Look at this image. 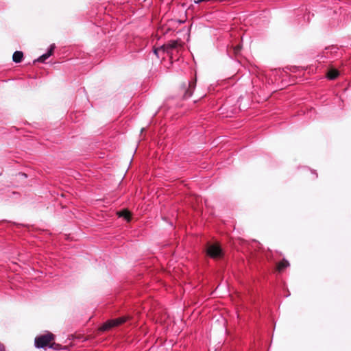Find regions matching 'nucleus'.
<instances>
[{"instance_id":"obj_7","label":"nucleus","mask_w":351,"mask_h":351,"mask_svg":"<svg viewBox=\"0 0 351 351\" xmlns=\"http://www.w3.org/2000/svg\"><path fill=\"white\" fill-rule=\"evenodd\" d=\"M117 215L119 217L123 218L127 222H130L131 221L132 214L129 210L126 209H123L118 211Z\"/></svg>"},{"instance_id":"obj_6","label":"nucleus","mask_w":351,"mask_h":351,"mask_svg":"<svg viewBox=\"0 0 351 351\" xmlns=\"http://www.w3.org/2000/svg\"><path fill=\"white\" fill-rule=\"evenodd\" d=\"M179 46V42L178 40H170L167 43L161 46V49L164 52L167 53H171V50L176 49Z\"/></svg>"},{"instance_id":"obj_9","label":"nucleus","mask_w":351,"mask_h":351,"mask_svg":"<svg viewBox=\"0 0 351 351\" xmlns=\"http://www.w3.org/2000/svg\"><path fill=\"white\" fill-rule=\"evenodd\" d=\"M339 75V71L335 69H330L327 72V77L329 80H335Z\"/></svg>"},{"instance_id":"obj_5","label":"nucleus","mask_w":351,"mask_h":351,"mask_svg":"<svg viewBox=\"0 0 351 351\" xmlns=\"http://www.w3.org/2000/svg\"><path fill=\"white\" fill-rule=\"evenodd\" d=\"M55 48H56L55 44H51L49 46L47 51L46 53H45L44 54H43L42 56H40L36 60H35L34 61V62H45L46 61V60L48 59L53 54Z\"/></svg>"},{"instance_id":"obj_12","label":"nucleus","mask_w":351,"mask_h":351,"mask_svg":"<svg viewBox=\"0 0 351 351\" xmlns=\"http://www.w3.org/2000/svg\"><path fill=\"white\" fill-rule=\"evenodd\" d=\"M160 50H162V49H161V47H160V49H154V54L157 56V58H159L158 51H159Z\"/></svg>"},{"instance_id":"obj_11","label":"nucleus","mask_w":351,"mask_h":351,"mask_svg":"<svg viewBox=\"0 0 351 351\" xmlns=\"http://www.w3.org/2000/svg\"><path fill=\"white\" fill-rule=\"evenodd\" d=\"M241 49V46L240 45H237L235 47H234L233 50L235 54H237Z\"/></svg>"},{"instance_id":"obj_4","label":"nucleus","mask_w":351,"mask_h":351,"mask_svg":"<svg viewBox=\"0 0 351 351\" xmlns=\"http://www.w3.org/2000/svg\"><path fill=\"white\" fill-rule=\"evenodd\" d=\"M196 86V82L189 81L187 84H184V93L183 97L184 99L190 98L193 93V90Z\"/></svg>"},{"instance_id":"obj_3","label":"nucleus","mask_w":351,"mask_h":351,"mask_svg":"<svg viewBox=\"0 0 351 351\" xmlns=\"http://www.w3.org/2000/svg\"><path fill=\"white\" fill-rule=\"evenodd\" d=\"M128 319H129V317L123 316V317H119L117 319H109L103 324V325L100 328V330L101 331L108 330L114 327L119 326L123 324Z\"/></svg>"},{"instance_id":"obj_14","label":"nucleus","mask_w":351,"mask_h":351,"mask_svg":"<svg viewBox=\"0 0 351 351\" xmlns=\"http://www.w3.org/2000/svg\"><path fill=\"white\" fill-rule=\"evenodd\" d=\"M20 175H21L22 176H24L25 178L27 177V175L24 173H20Z\"/></svg>"},{"instance_id":"obj_1","label":"nucleus","mask_w":351,"mask_h":351,"mask_svg":"<svg viewBox=\"0 0 351 351\" xmlns=\"http://www.w3.org/2000/svg\"><path fill=\"white\" fill-rule=\"evenodd\" d=\"M53 339L54 335L51 332L38 336L34 340L35 347L37 348H45L46 347H48L54 350H58V348L55 346V343H50Z\"/></svg>"},{"instance_id":"obj_2","label":"nucleus","mask_w":351,"mask_h":351,"mask_svg":"<svg viewBox=\"0 0 351 351\" xmlns=\"http://www.w3.org/2000/svg\"><path fill=\"white\" fill-rule=\"evenodd\" d=\"M206 254L212 258L218 259L223 256V251L217 242H208L205 248Z\"/></svg>"},{"instance_id":"obj_8","label":"nucleus","mask_w":351,"mask_h":351,"mask_svg":"<svg viewBox=\"0 0 351 351\" xmlns=\"http://www.w3.org/2000/svg\"><path fill=\"white\" fill-rule=\"evenodd\" d=\"M23 58V53L22 51H16L12 56V60L15 63H20Z\"/></svg>"},{"instance_id":"obj_10","label":"nucleus","mask_w":351,"mask_h":351,"mask_svg":"<svg viewBox=\"0 0 351 351\" xmlns=\"http://www.w3.org/2000/svg\"><path fill=\"white\" fill-rule=\"evenodd\" d=\"M289 266V263L287 260H283L278 265V269L280 271Z\"/></svg>"},{"instance_id":"obj_13","label":"nucleus","mask_w":351,"mask_h":351,"mask_svg":"<svg viewBox=\"0 0 351 351\" xmlns=\"http://www.w3.org/2000/svg\"><path fill=\"white\" fill-rule=\"evenodd\" d=\"M0 351H5V348L4 345L1 343H0Z\"/></svg>"}]
</instances>
